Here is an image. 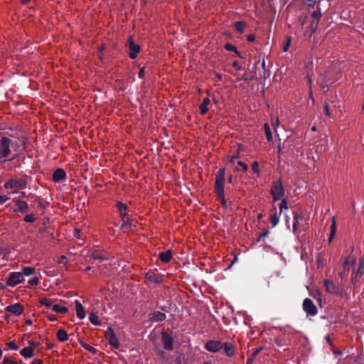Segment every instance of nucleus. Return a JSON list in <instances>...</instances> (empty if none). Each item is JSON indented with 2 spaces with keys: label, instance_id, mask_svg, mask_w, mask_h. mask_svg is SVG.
I'll use <instances>...</instances> for the list:
<instances>
[{
  "label": "nucleus",
  "instance_id": "0e129e2a",
  "mask_svg": "<svg viewBox=\"0 0 364 364\" xmlns=\"http://www.w3.org/2000/svg\"><path fill=\"white\" fill-rule=\"evenodd\" d=\"M250 79L245 74L243 75L241 78H240V80H242V81H245V82H247L249 81Z\"/></svg>",
  "mask_w": 364,
  "mask_h": 364
},
{
  "label": "nucleus",
  "instance_id": "5fc2aeb1",
  "mask_svg": "<svg viewBox=\"0 0 364 364\" xmlns=\"http://www.w3.org/2000/svg\"><path fill=\"white\" fill-rule=\"evenodd\" d=\"M350 259L349 257H346L343 262V267L344 269L349 267L350 268Z\"/></svg>",
  "mask_w": 364,
  "mask_h": 364
},
{
  "label": "nucleus",
  "instance_id": "de8ad7c7",
  "mask_svg": "<svg viewBox=\"0 0 364 364\" xmlns=\"http://www.w3.org/2000/svg\"><path fill=\"white\" fill-rule=\"evenodd\" d=\"M274 343L277 346H283L285 345V341L282 338H275Z\"/></svg>",
  "mask_w": 364,
  "mask_h": 364
},
{
  "label": "nucleus",
  "instance_id": "9b49d317",
  "mask_svg": "<svg viewBox=\"0 0 364 364\" xmlns=\"http://www.w3.org/2000/svg\"><path fill=\"white\" fill-rule=\"evenodd\" d=\"M127 44L129 50V57L134 60L137 57V55L140 52V46L134 42L132 36L129 37Z\"/></svg>",
  "mask_w": 364,
  "mask_h": 364
},
{
  "label": "nucleus",
  "instance_id": "3c124183",
  "mask_svg": "<svg viewBox=\"0 0 364 364\" xmlns=\"http://www.w3.org/2000/svg\"><path fill=\"white\" fill-rule=\"evenodd\" d=\"M237 165L240 166L244 171H247L248 170V166L242 161H237Z\"/></svg>",
  "mask_w": 364,
  "mask_h": 364
},
{
  "label": "nucleus",
  "instance_id": "8fccbe9b",
  "mask_svg": "<svg viewBox=\"0 0 364 364\" xmlns=\"http://www.w3.org/2000/svg\"><path fill=\"white\" fill-rule=\"evenodd\" d=\"M36 203H37L38 206L43 209H45L46 208V204L43 202V200L41 198L36 199Z\"/></svg>",
  "mask_w": 364,
  "mask_h": 364
},
{
  "label": "nucleus",
  "instance_id": "79ce46f5",
  "mask_svg": "<svg viewBox=\"0 0 364 364\" xmlns=\"http://www.w3.org/2000/svg\"><path fill=\"white\" fill-rule=\"evenodd\" d=\"M291 38L290 36L287 38V41L283 45V51L284 52H287L289 50V48L291 44Z\"/></svg>",
  "mask_w": 364,
  "mask_h": 364
},
{
  "label": "nucleus",
  "instance_id": "2f4dec72",
  "mask_svg": "<svg viewBox=\"0 0 364 364\" xmlns=\"http://www.w3.org/2000/svg\"><path fill=\"white\" fill-rule=\"evenodd\" d=\"M264 128L267 140L268 141H271L272 140V134L269 124L267 123H265L264 125Z\"/></svg>",
  "mask_w": 364,
  "mask_h": 364
},
{
  "label": "nucleus",
  "instance_id": "393cba45",
  "mask_svg": "<svg viewBox=\"0 0 364 364\" xmlns=\"http://www.w3.org/2000/svg\"><path fill=\"white\" fill-rule=\"evenodd\" d=\"M20 354H21V355H22L26 358H31L34 355L33 349H31L29 347L23 348L21 350Z\"/></svg>",
  "mask_w": 364,
  "mask_h": 364
},
{
  "label": "nucleus",
  "instance_id": "a878e982",
  "mask_svg": "<svg viewBox=\"0 0 364 364\" xmlns=\"http://www.w3.org/2000/svg\"><path fill=\"white\" fill-rule=\"evenodd\" d=\"M89 320L93 325L101 326L102 324L99 316L94 312H91L89 314Z\"/></svg>",
  "mask_w": 364,
  "mask_h": 364
},
{
  "label": "nucleus",
  "instance_id": "c9c22d12",
  "mask_svg": "<svg viewBox=\"0 0 364 364\" xmlns=\"http://www.w3.org/2000/svg\"><path fill=\"white\" fill-rule=\"evenodd\" d=\"M336 220H335V219H333L332 224L331 225V233H330L329 238H328L329 242H331V240H333V237L334 235L336 234Z\"/></svg>",
  "mask_w": 364,
  "mask_h": 364
},
{
  "label": "nucleus",
  "instance_id": "09e8293b",
  "mask_svg": "<svg viewBox=\"0 0 364 364\" xmlns=\"http://www.w3.org/2000/svg\"><path fill=\"white\" fill-rule=\"evenodd\" d=\"M1 364H17L16 361L11 360L7 357H5L1 362Z\"/></svg>",
  "mask_w": 364,
  "mask_h": 364
},
{
  "label": "nucleus",
  "instance_id": "603ef678",
  "mask_svg": "<svg viewBox=\"0 0 364 364\" xmlns=\"http://www.w3.org/2000/svg\"><path fill=\"white\" fill-rule=\"evenodd\" d=\"M144 75H145V68H144V67H142L140 68V70L138 74V77L140 79H143L144 77Z\"/></svg>",
  "mask_w": 364,
  "mask_h": 364
},
{
  "label": "nucleus",
  "instance_id": "e2e57ef3",
  "mask_svg": "<svg viewBox=\"0 0 364 364\" xmlns=\"http://www.w3.org/2000/svg\"><path fill=\"white\" fill-rule=\"evenodd\" d=\"M249 42H253L255 40V36L254 34H250L247 38Z\"/></svg>",
  "mask_w": 364,
  "mask_h": 364
},
{
  "label": "nucleus",
  "instance_id": "c756f323",
  "mask_svg": "<svg viewBox=\"0 0 364 364\" xmlns=\"http://www.w3.org/2000/svg\"><path fill=\"white\" fill-rule=\"evenodd\" d=\"M80 345L82 348H84L85 350H88L92 354H96L97 353V350L89 345L88 343L84 342V341H80Z\"/></svg>",
  "mask_w": 364,
  "mask_h": 364
},
{
  "label": "nucleus",
  "instance_id": "dca6fc26",
  "mask_svg": "<svg viewBox=\"0 0 364 364\" xmlns=\"http://www.w3.org/2000/svg\"><path fill=\"white\" fill-rule=\"evenodd\" d=\"M66 178V172L63 168H57L53 173L52 179L55 183L64 181Z\"/></svg>",
  "mask_w": 364,
  "mask_h": 364
},
{
  "label": "nucleus",
  "instance_id": "774afa93",
  "mask_svg": "<svg viewBox=\"0 0 364 364\" xmlns=\"http://www.w3.org/2000/svg\"><path fill=\"white\" fill-rule=\"evenodd\" d=\"M254 359H255L254 358L250 356V358H247L246 364H252Z\"/></svg>",
  "mask_w": 364,
  "mask_h": 364
},
{
  "label": "nucleus",
  "instance_id": "473e14b6",
  "mask_svg": "<svg viewBox=\"0 0 364 364\" xmlns=\"http://www.w3.org/2000/svg\"><path fill=\"white\" fill-rule=\"evenodd\" d=\"M35 272V268L32 267H23L22 268V274L23 276H30Z\"/></svg>",
  "mask_w": 364,
  "mask_h": 364
},
{
  "label": "nucleus",
  "instance_id": "4468645a",
  "mask_svg": "<svg viewBox=\"0 0 364 364\" xmlns=\"http://www.w3.org/2000/svg\"><path fill=\"white\" fill-rule=\"evenodd\" d=\"M14 202L16 206V208L14 210V212L25 213L28 210L29 206L26 201L18 198H14Z\"/></svg>",
  "mask_w": 364,
  "mask_h": 364
},
{
  "label": "nucleus",
  "instance_id": "b1692460",
  "mask_svg": "<svg viewBox=\"0 0 364 364\" xmlns=\"http://www.w3.org/2000/svg\"><path fill=\"white\" fill-rule=\"evenodd\" d=\"M294 223H293V231L296 232L298 228L299 223L300 220H304V217L297 213H293Z\"/></svg>",
  "mask_w": 364,
  "mask_h": 364
},
{
  "label": "nucleus",
  "instance_id": "680f3d73",
  "mask_svg": "<svg viewBox=\"0 0 364 364\" xmlns=\"http://www.w3.org/2000/svg\"><path fill=\"white\" fill-rule=\"evenodd\" d=\"M324 112H325V114L326 116H328V117L331 116L330 111H329L328 105L326 103L324 105Z\"/></svg>",
  "mask_w": 364,
  "mask_h": 364
},
{
  "label": "nucleus",
  "instance_id": "a19ab883",
  "mask_svg": "<svg viewBox=\"0 0 364 364\" xmlns=\"http://www.w3.org/2000/svg\"><path fill=\"white\" fill-rule=\"evenodd\" d=\"M252 171L257 174L258 176H259L260 174V171H259V163L257 161H254L252 164Z\"/></svg>",
  "mask_w": 364,
  "mask_h": 364
},
{
  "label": "nucleus",
  "instance_id": "a18cd8bd",
  "mask_svg": "<svg viewBox=\"0 0 364 364\" xmlns=\"http://www.w3.org/2000/svg\"><path fill=\"white\" fill-rule=\"evenodd\" d=\"M6 346L11 350H16L18 349V346L16 344L14 341H10L6 343Z\"/></svg>",
  "mask_w": 364,
  "mask_h": 364
},
{
  "label": "nucleus",
  "instance_id": "20e7f679",
  "mask_svg": "<svg viewBox=\"0 0 364 364\" xmlns=\"http://www.w3.org/2000/svg\"><path fill=\"white\" fill-rule=\"evenodd\" d=\"M23 281L24 277L21 272H14L9 274L6 280V284L14 287Z\"/></svg>",
  "mask_w": 364,
  "mask_h": 364
},
{
  "label": "nucleus",
  "instance_id": "69168bd1",
  "mask_svg": "<svg viewBox=\"0 0 364 364\" xmlns=\"http://www.w3.org/2000/svg\"><path fill=\"white\" fill-rule=\"evenodd\" d=\"M28 344L30 346H33V347H35V348L38 346V343H35V342H33L32 341H28Z\"/></svg>",
  "mask_w": 364,
  "mask_h": 364
},
{
  "label": "nucleus",
  "instance_id": "39448f33",
  "mask_svg": "<svg viewBox=\"0 0 364 364\" xmlns=\"http://www.w3.org/2000/svg\"><path fill=\"white\" fill-rule=\"evenodd\" d=\"M105 338L108 341L109 344L112 346V348L115 349H118L120 346L119 341L114 332L113 329L111 327H109L105 331Z\"/></svg>",
  "mask_w": 364,
  "mask_h": 364
},
{
  "label": "nucleus",
  "instance_id": "4c0bfd02",
  "mask_svg": "<svg viewBox=\"0 0 364 364\" xmlns=\"http://www.w3.org/2000/svg\"><path fill=\"white\" fill-rule=\"evenodd\" d=\"M279 216L277 215V213H274L271 215L270 221L272 224V227H275L278 223H279Z\"/></svg>",
  "mask_w": 364,
  "mask_h": 364
},
{
  "label": "nucleus",
  "instance_id": "0eeeda50",
  "mask_svg": "<svg viewBox=\"0 0 364 364\" xmlns=\"http://www.w3.org/2000/svg\"><path fill=\"white\" fill-rule=\"evenodd\" d=\"M324 287L326 291L331 294L340 295L343 292V287L340 284L328 279L324 281Z\"/></svg>",
  "mask_w": 364,
  "mask_h": 364
},
{
  "label": "nucleus",
  "instance_id": "7c9ffc66",
  "mask_svg": "<svg viewBox=\"0 0 364 364\" xmlns=\"http://www.w3.org/2000/svg\"><path fill=\"white\" fill-rule=\"evenodd\" d=\"M245 26H246V23L243 21H237L235 23V30L239 33H242L244 32V28Z\"/></svg>",
  "mask_w": 364,
  "mask_h": 364
},
{
  "label": "nucleus",
  "instance_id": "6ab92c4d",
  "mask_svg": "<svg viewBox=\"0 0 364 364\" xmlns=\"http://www.w3.org/2000/svg\"><path fill=\"white\" fill-rule=\"evenodd\" d=\"M210 100L209 97H205L203 102L199 106L200 112L201 114H205L210 109Z\"/></svg>",
  "mask_w": 364,
  "mask_h": 364
},
{
  "label": "nucleus",
  "instance_id": "f3484780",
  "mask_svg": "<svg viewBox=\"0 0 364 364\" xmlns=\"http://www.w3.org/2000/svg\"><path fill=\"white\" fill-rule=\"evenodd\" d=\"M90 257L94 260H99L100 262L107 260L109 259L105 252L97 250H94L91 252Z\"/></svg>",
  "mask_w": 364,
  "mask_h": 364
},
{
  "label": "nucleus",
  "instance_id": "052dcab7",
  "mask_svg": "<svg viewBox=\"0 0 364 364\" xmlns=\"http://www.w3.org/2000/svg\"><path fill=\"white\" fill-rule=\"evenodd\" d=\"M316 0H306L307 5L309 7H313L316 3Z\"/></svg>",
  "mask_w": 364,
  "mask_h": 364
},
{
  "label": "nucleus",
  "instance_id": "ea45409f",
  "mask_svg": "<svg viewBox=\"0 0 364 364\" xmlns=\"http://www.w3.org/2000/svg\"><path fill=\"white\" fill-rule=\"evenodd\" d=\"M36 218L34 214L26 215L23 218V220L26 223H33L36 221Z\"/></svg>",
  "mask_w": 364,
  "mask_h": 364
},
{
  "label": "nucleus",
  "instance_id": "6e6552de",
  "mask_svg": "<svg viewBox=\"0 0 364 364\" xmlns=\"http://www.w3.org/2000/svg\"><path fill=\"white\" fill-rule=\"evenodd\" d=\"M26 186V181L23 178H12L4 184L6 188H25Z\"/></svg>",
  "mask_w": 364,
  "mask_h": 364
},
{
  "label": "nucleus",
  "instance_id": "e433bc0d",
  "mask_svg": "<svg viewBox=\"0 0 364 364\" xmlns=\"http://www.w3.org/2000/svg\"><path fill=\"white\" fill-rule=\"evenodd\" d=\"M349 271H350L349 267L344 269V267H343V270L341 272H340L338 274L339 277L342 280L344 279H346L348 275Z\"/></svg>",
  "mask_w": 364,
  "mask_h": 364
},
{
  "label": "nucleus",
  "instance_id": "423d86ee",
  "mask_svg": "<svg viewBox=\"0 0 364 364\" xmlns=\"http://www.w3.org/2000/svg\"><path fill=\"white\" fill-rule=\"evenodd\" d=\"M303 310L307 316H314L318 313L317 308L313 301L309 298H306L303 301Z\"/></svg>",
  "mask_w": 364,
  "mask_h": 364
},
{
  "label": "nucleus",
  "instance_id": "338daca9",
  "mask_svg": "<svg viewBox=\"0 0 364 364\" xmlns=\"http://www.w3.org/2000/svg\"><path fill=\"white\" fill-rule=\"evenodd\" d=\"M43 362L40 359H35L32 361V363L31 364H42Z\"/></svg>",
  "mask_w": 364,
  "mask_h": 364
},
{
  "label": "nucleus",
  "instance_id": "bb28decb",
  "mask_svg": "<svg viewBox=\"0 0 364 364\" xmlns=\"http://www.w3.org/2000/svg\"><path fill=\"white\" fill-rule=\"evenodd\" d=\"M52 309L55 312L63 314L67 313L68 311L66 306H60L59 304H54Z\"/></svg>",
  "mask_w": 364,
  "mask_h": 364
},
{
  "label": "nucleus",
  "instance_id": "37998d69",
  "mask_svg": "<svg viewBox=\"0 0 364 364\" xmlns=\"http://www.w3.org/2000/svg\"><path fill=\"white\" fill-rule=\"evenodd\" d=\"M224 48L226 50L233 51V52L236 51V49H237V48L234 45L229 43H225L224 46Z\"/></svg>",
  "mask_w": 364,
  "mask_h": 364
},
{
  "label": "nucleus",
  "instance_id": "c85d7f7f",
  "mask_svg": "<svg viewBox=\"0 0 364 364\" xmlns=\"http://www.w3.org/2000/svg\"><path fill=\"white\" fill-rule=\"evenodd\" d=\"M217 199L219 200L223 208H226L228 206L227 201L225 198V191L215 193Z\"/></svg>",
  "mask_w": 364,
  "mask_h": 364
},
{
  "label": "nucleus",
  "instance_id": "72a5a7b5",
  "mask_svg": "<svg viewBox=\"0 0 364 364\" xmlns=\"http://www.w3.org/2000/svg\"><path fill=\"white\" fill-rule=\"evenodd\" d=\"M39 302L41 305L46 306L48 308L52 307L53 306V300L52 299L43 298L40 300Z\"/></svg>",
  "mask_w": 364,
  "mask_h": 364
},
{
  "label": "nucleus",
  "instance_id": "4d7b16f0",
  "mask_svg": "<svg viewBox=\"0 0 364 364\" xmlns=\"http://www.w3.org/2000/svg\"><path fill=\"white\" fill-rule=\"evenodd\" d=\"M9 198L6 196H0V205L6 203Z\"/></svg>",
  "mask_w": 364,
  "mask_h": 364
},
{
  "label": "nucleus",
  "instance_id": "58836bf2",
  "mask_svg": "<svg viewBox=\"0 0 364 364\" xmlns=\"http://www.w3.org/2000/svg\"><path fill=\"white\" fill-rule=\"evenodd\" d=\"M279 213H281L284 209L287 210L288 209V205H287V200L286 198H284L282 200L281 203H279Z\"/></svg>",
  "mask_w": 364,
  "mask_h": 364
},
{
  "label": "nucleus",
  "instance_id": "864d4df0",
  "mask_svg": "<svg viewBox=\"0 0 364 364\" xmlns=\"http://www.w3.org/2000/svg\"><path fill=\"white\" fill-rule=\"evenodd\" d=\"M262 349V348H256L251 354V356L255 358L260 353Z\"/></svg>",
  "mask_w": 364,
  "mask_h": 364
},
{
  "label": "nucleus",
  "instance_id": "aec40b11",
  "mask_svg": "<svg viewBox=\"0 0 364 364\" xmlns=\"http://www.w3.org/2000/svg\"><path fill=\"white\" fill-rule=\"evenodd\" d=\"M75 307H76V315L80 319H83L85 318V309L82 304L78 301H75Z\"/></svg>",
  "mask_w": 364,
  "mask_h": 364
},
{
  "label": "nucleus",
  "instance_id": "4be33fe9",
  "mask_svg": "<svg viewBox=\"0 0 364 364\" xmlns=\"http://www.w3.org/2000/svg\"><path fill=\"white\" fill-rule=\"evenodd\" d=\"M225 353L227 356L232 357L235 355V346L232 343H223V348Z\"/></svg>",
  "mask_w": 364,
  "mask_h": 364
},
{
  "label": "nucleus",
  "instance_id": "13d9d810",
  "mask_svg": "<svg viewBox=\"0 0 364 364\" xmlns=\"http://www.w3.org/2000/svg\"><path fill=\"white\" fill-rule=\"evenodd\" d=\"M232 67L237 70H240L242 69V66L239 65L237 61H234L232 63Z\"/></svg>",
  "mask_w": 364,
  "mask_h": 364
},
{
  "label": "nucleus",
  "instance_id": "f257e3e1",
  "mask_svg": "<svg viewBox=\"0 0 364 364\" xmlns=\"http://www.w3.org/2000/svg\"><path fill=\"white\" fill-rule=\"evenodd\" d=\"M11 140L0 134V160L7 158L11 154Z\"/></svg>",
  "mask_w": 364,
  "mask_h": 364
},
{
  "label": "nucleus",
  "instance_id": "1a4fd4ad",
  "mask_svg": "<svg viewBox=\"0 0 364 364\" xmlns=\"http://www.w3.org/2000/svg\"><path fill=\"white\" fill-rule=\"evenodd\" d=\"M205 349L211 353H218L223 348V343L220 341H208L204 346Z\"/></svg>",
  "mask_w": 364,
  "mask_h": 364
},
{
  "label": "nucleus",
  "instance_id": "a211bd4d",
  "mask_svg": "<svg viewBox=\"0 0 364 364\" xmlns=\"http://www.w3.org/2000/svg\"><path fill=\"white\" fill-rule=\"evenodd\" d=\"M149 316L150 321L154 322L163 321L166 318V315L164 313L159 311H156L150 314Z\"/></svg>",
  "mask_w": 364,
  "mask_h": 364
},
{
  "label": "nucleus",
  "instance_id": "49530a36",
  "mask_svg": "<svg viewBox=\"0 0 364 364\" xmlns=\"http://www.w3.org/2000/svg\"><path fill=\"white\" fill-rule=\"evenodd\" d=\"M269 232L268 230L262 232L258 237L257 241H264L265 237L269 235Z\"/></svg>",
  "mask_w": 364,
  "mask_h": 364
},
{
  "label": "nucleus",
  "instance_id": "cd10ccee",
  "mask_svg": "<svg viewBox=\"0 0 364 364\" xmlns=\"http://www.w3.org/2000/svg\"><path fill=\"white\" fill-rule=\"evenodd\" d=\"M145 277H146V279H149V281H151L156 284H159L161 282V279L159 278V277L154 274L147 273V274H146Z\"/></svg>",
  "mask_w": 364,
  "mask_h": 364
},
{
  "label": "nucleus",
  "instance_id": "c03bdc74",
  "mask_svg": "<svg viewBox=\"0 0 364 364\" xmlns=\"http://www.w3.org/2000/svg\"><path fill=\"white\" fill-rule=\"evenodd\" d=\"M28 284H30L31 286L38 285L39 283V278L38 277H34L31 278V279H29L28 281Z\"/></svg>",
  "mask_w": 364,
  "mask_h": 364
},
{
  "label": "nucleus",
  "instance_id": "9d476101",
  "mask_svg": "<svg viewBox=\"0 0 364 364\" xmlns=\"http://www.w3.org/2000/svg\"><path fill=\"white\" fill-rule=\"evenodd\" d=\"M312 21L309 25L310 34L309 37H311L313 33L317 29L318 22L321 17V13L320 11H314L311 14Z\"/></svg>",
  "mask_w": 364,
  "mask_h": 364
},
{
  "label": "nucleus",
  "instance_id": "412c9836",
  "mask_svg": "<svg viewBox=\"0 0 364 364\" xmlns=\"http://www.w3.org/2000/svg\"><path fill=\"white\" fill-rule=\"evenodd\" d=\"M173 257L171 250H167L166 252H161L159 255V258L164 263H168L171 261Z\"/></svg>",
  "mask_w": 364,
  "mask_h": 364
},
{
  "label": "nucleus",
  "instance_id": "2eb2a0df",
  "mask_svg": "<svg viewBox=\"0 0 364 364\" xmlns=\"http://www.w3.org/2000/svg\"><path fill=\"white\" fill-rule=\"evenodd\" d=\"M5 310L7 312H10L16 316H19L23 312L24 307L20 303H16L6 306Z\"/></svg>",
  "mask_w": 364,
  "mask_h": 364
},
{
  "label": "nucleus",
  "instance_id": "7ed1b4c3",
  "mask_svg": "<svg viewBox=\"0 0 364 364\" xmlns=\"http://www.w3.org/2000/svg\"><path fill=\"white\" fill-rule=\"evenodd\" d=\"M270 193L274 201L281 200L284 196L285 192L281 179L273 182Z\"/></svg>",
  "mask_w": 364,
  "mask_h": 364
},
{
  "label": "nucleus",
  "instance_id": "f8f14e48",
  "mask_svg": "<svg viewBox=\"0 0 364 364\" xmlns=\"http://www.w3.org/2000/svg\"><path fill=\"white\" fill-rule=\"evenodd\" d=\"M115 207L117 209V210L119 211L120 217L122 218V226L123 227L125 224H127L129 222V220L127 217L128 206L126 204L122 203L120 201H118L116 203Z\"/></svg>",
  "mask_w": 364,
  "mask_h": 364
},
{
  "label": "nucleus",
  "instance_id": "f704fd0d",
  "mask_svg": "<svg viewBox=\"0 0 364 364\" xmlns=\"http://www.w3.org/2000/svg\"><path fill=\"white\" fill-rule=\"evenodd\" d=\"M363 265H364V260H363V259H360L359 261V268L357 271L356 275L355 277V279H356L357 277L364 274V270H362ZM351 279L353 281L354 279V278L352 277Z\"/></svg>",
  "mask_w": 364,
  "mask_h": 364
},
{
  "label": "nucleus",
  "instance_id": "bf43d9fd",
  "mask_svg": "<svg viewBox=\"0 0 364 364\" xmlns=\"http://www.w3.org/2000/svg\"><path fill=\"white\" fill-rule=\"evenodd\" d=\"M306 18H307V16H301L299 17V21L301 22V26L304 25V23H306Z\"/></svg>",
  "mask_w": 364,
  "mask_h": 364
},
{
  "label": "nucleus",
  "instance_id": "f03ea898",
  "mask_svg": "<svg viewBox=\"0 0 364 364\" xmlns=\"http://www.w3.org/2000/svg\"><path fill=\"white\" fill-rule=\"evenodd\" d=\"M225 168H220L216 173L215 181L214 184V191L224 192L225 191Z\"/></svg>",
  "mask_w": 364,
  "mask_h": 364
},
{
  "label": "nucleus",
  "instance_id": "6e6d98bb",
  "mask_svg": "<svg viewBox=\"0 0 364 364\" xmlns=\"http://www.w3.org/2000/svg\"><path fill=\"white\" fill-rule=\"evenodd\" d=\"M81 230L80 229H75L74 232V236L76 238L80 239L81 238Z\"/></svg>",
  "mask_w": 364,
  "mask_h": 364
},
{
  "label": "nucleus",
  "instance_id": "ddd939ff",
  "mask_svg": "<svg viewBox=\"0 0 364 364\" xmlns=\"http://www.w3.org/2000/svg\"><path fill=\"white\" fill-rule=\"evenodd\" d=\"M161 341L164 349L167 350H172L173 348V339L171 335L164 331L161 333Z\"/></svg>",
  "mask_w": 364,
  "mask_h": 364
},
{
  "label": "nucleus",
  "instance_id": "5701e85b",
  "mask_svg": "<svg viewBox=\"0 0 364 364\" xmlns=\"http://www.w3.org/2000/svg\"><path fill=\"white\" fill-rule=\"evenodd\" d=\"M56 337L60 342H64L68 340V335L63 328H60L56 333Z\"/></svg>",
  "mask_w": 364,
  "mask_h": 364
}]
</instances>
